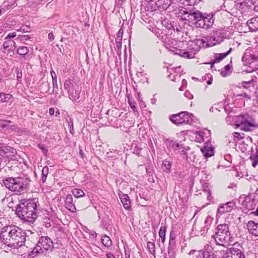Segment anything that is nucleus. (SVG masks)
<instances>
[{
	"mask_svg": "<svg viewBox=\"0 0 258 258\" xmlns=\"http://www.w3.org/2000/svg\"><path fill=\"white\" fill-rule=\"evenodd\" d=\"M26 233L21 228L8 225L2 228L0 232V241L9 247L18 248L24 245Z\"/></svg>",
	"mask_w": 258,
	"mask_h": 258,
	"instance_id": "f257e3e1",
	"label": "nucleus"
},
{
	"mask_svg": "<svg viewBox=\"0 0 258 258\" xmlns=\"http://www.w3.org/2000/svg\"><path fill=\"white\" fill-rule=\"evenodd\" d=\"M38 200H22L16 207V214L22 220L33 223L38 217Z\"/></svg>",
	"mask_w": 258,
	"mask_h": 258,
	"instance_id": "f03ea898",
	"label": "nucleus"
},
{
	"mask_svg": "<svg viewBox=\"0 0 258 258\" xmlns=\"http://www.w3.org/2000/svg\"><path fill=\"white\" fill-rule=\"evenodd\" d=\"M5 187L19 195L24 193L29 185L30 180L27 178L17 177H8L3 180Z\"/></svg>",
	"mask_w": 258,
	"mask_h": 258,
	"instance_id": "7ed1b4c3",
	"label": "nucleus"
},
{
	"mask_svg": "<svg viewBox=\"0 0 258 258\" xmlns=\"http://www.w3.org/2000/svg\"><path fill=\"white\" fill-rule=\"evenodd\" d=\"M199 47L193 42H181L177 47L169 48V51L173 54H177L184 58L191 59L195 57V55L199 51Z\"/></svg>",
	"mask_w": 258,
	"mask_h": 258,
	"instance_id": "20e7f679",
	"label": "nucleus"
},
{
	"mask_svg": "<svg viewBox=\"0 0 258 258\" xmlns=\"http://www.w3.org/2000/svg\"><path fill=\"white\" fill-rule=\"evenodd\" d=\"M212 237L214 239L216 244L226 247L232 238L229 225L227 224H219L216 228L215 234L213 235Z\"/></svg>",
	"mask_w": 258,
	"mask_h": 258,
	"instance_id": "39448f33",
	"label": "nucleus"
},
{
	"mask_svg": "<svg viewBox=\"0 0 258 258\" xmlns=\"http://www.w3.org/2000/svg\"><path fill=\"white\" fill-rule=\"evenodd\" d=\"M178 11L179 14L184 16L181 18L183 20H187L189 23L194 24L197 27H199V22L203 18V14L202 12L197 10L194 7L191 8L179 7Z\"/></svg>",
	"mask_w": 258,
	"mask_h": 258,
	"instance_id": "423d86ee",
	"label": "nucleus"
},
{
	"mask_svg": "<svg viewBox=\"0 0 258 258\" xmlns=\"http://www.w3.org/2000/svg\"><path fill=\"white\" fill-rule=\"evenodd\" d=\"M235 125L241 130L248 132L251 128L256 126L254 119L248 113L240 114L236 118Z\"/></svg>",
	"mask_w": 258,
	"mask_h": 258,
	"instance_id": "0eeeda50",
	"label": "nucleus"
},
{
	"mask_svg": "<svg viewBox=\"0 0 258 258\" xmlns=\"http://www.w3.org/2000/svg\"><path fill=\"white\" fill-rule=\"evenodd\" d=\"M52 246L53 242L49 237L47 236H41L36 246L32 250V253L37 255L51 249Z\"/></svg>",
	"mask_w": 258,
	"mask_h": 258,
	"instance_id": "6e6552de",
	"label": "nucleus"
},
{
	"mask_svg": "<svg viewBox=\"0 0 258 258\" xmlns=\"http://www.w3.org/2000/svg\"><path fill=\"white\" fill-rule=\"evenodd\" d=\"M171 121L176 125L190 123L192 119L188 112H181L177 114H173L170 117Z\"/></svg>",
	"mask_w": 258,
	"mask_h": 258,
	"instance_id": "1a4fd4ad",
	"label": "nucleus"
},
{
	"mask_svg": "<svg viewBox=\"0 0 258 258\" xmlns=\"http://www.w3.org/2000/svg\"><path fill=\"white\" fill-rule=\"evenodd\" d=\"M226 32L223 29H217L214 31L210 38L208 40L209 46H213L222 42L226 38Z\"/></svg>",
	"mask_w": 258,
	"mask_h": 258,
	"instance_id": "9d476101",
	"label": "nucleus"
},
{
	"mask_svg": "<svg viewBox=\"0 0 258 258\" xmlns=\"http://www.w3.org/2000/svg\"><path fill=\"white\" fill-rule=\"evenodd\" d=\"M215 13H211L209 14H203V18L201 19V21L199 22V28L204 29H208L211 28L213 25L215 21Z\"/></svg>",
	"mask_w": 258,
	"mask_h": 258,
	"instance_id": "9b49d317",
	"label": "nucleus"
},
{
	"mask_svg": "<svg viewBox=\"0 0 258 258\" xmlns=\"http://www.w3.org/2000/svg\"><path fill=\"white\" fill-rule=\"evenodd\" d=\"M223 256L224 258H245L242 250L235 247H231Z\"/></svg>",
	"mask_w": 258,
	"mask_h": 258,
	"instance_id": "f8f14e48",
	"label": "nucleus"
},
{
	"mask_svg": "<svg viewBox=\"0 0 258 258\" xmlns=\"http://www.w3.org/2000/svg\"><path fill=\"white\" fill-rule=\"evenodd\" d=\"M235 206V203L233 201L227 202L224 204H221L217 209V214L220 215L224 213L230 212L232 211Z\"/></svg>",
	"mask_w": 258,
	"mask_h": 258,
	"instance_id": "ddd939ff",
	"label": "nucleus"
},
{
	"mask_svg": "<svg viewBox=\"0 0 258 258\" xmlns=\"http://www.w3.org/2000/svg\"><path fill=\"white\" fill-rule=\"evenodd\" d=\"M64 205L65 208L72 213L76 212L77 209L72 194H69L66 196Z\"/></svg>",
	"mask_w": 258,
	"mask_h": 258,
	"instance_id": "4468645a",
	"label": "nucleus"
},
{
	"mask_svg": "<svg viewBox=\"0 0 258 258\" xmlns=\"http://www.w3.org/2000/svg\"><path fill=\"white\" fill-rule=\"evenodd\" d=\"M246 228L252 235L258 237V222L253 220L249 221L246 224Z\"/></svg>",
	"mask_w": 258,
	"mask_h": 258,
	"instance_id": "2eb2a0df",
	"label": "nucleus"
},
{
	"mask_svg": "<svg viewBox=\"0 0 258 258\" xmlns=\"http://www.w3.org/2000/svg\"><path fill=\"white\" fill-rule=\"evenodd\" d=\"M254 198L255 197L251 199L250 196H248L245 197L242 203V206L249 211L254 209L256 207Z\"/></svg>",
	"mask_w": 258,
	"mask_h": 258,
	"instance_id": "dca6fc26",
	"label": "nucleus"
},
{
	"mask_svg": "<svg viewBox=\"0 0 258 258\" xmlns=\"http://www.w3.org/2000/svg\"><path fill=\"white\" fill-rule=\"evenodd\" d=\"M118 196L124 208L128 210H131V200L128 195L120 192V193L118 194Z\"/></svg>",
	"mask_w": 258,
	"mask_h": 258,
	"instance_id": "f3484780",
	"label": "nucleus"
},
{
	"mask_svg": "<svg viewBox=\"0 0 258 258\" xmlns=\"http://www.w3.org/2000/svg\"><path fill=\"white\" fill-rule=\"evenodd\" d=\"M196 258H217V256L213 251L201 250L198 251Z\"/></svg>",
	"mask_w": 258,
	"mask_h": 258,
	"instance_id": "a211bd4d",
	"label": "nucleus"
},
{
	"mask_svg": "<svg viewBox=\"0 0 258 258\" xmlns=\"http://www.w3.org/2000/svg\"><path fill=\"white\" fill-rule=\"evenodd\" d=\"M232 50V48H230L229 50L225 53H216L214 60L210 62V64H211V68H212L213 67V66L215 63L220 62L223 59L228 56L231 53Z\"/></svg>",
	"mask_w": 258,
	"mask_h": 258,
	"instance_id": "6ab92c4d",
	"label": "nucleus"
},
{
	"mask_svg": "<svg viewBox=\"0 0 258 258\" xmlns=\"http://www.w3.org/2000/svg\"><path fill=\"white\" fill-rule=\"evenodd\" d=\"M251 32H256L258 30V17H255L248 20L246 23Z\"/></svg>",
	"mask_w": 258,
	"mask_h": 258,
	"instance_id": "aec40b11",
	"label": "nucleus"
},
{
	"mask_svg": "<svg viewBox=\"0 0 258 258\" xmlns=\"http://www.w3.org/2000/svg\"><path fill=\"white\" fill-rule=\"evenodd\" d=\"M80 92V90H77L76 88L72 89L70 92H68L70 99L74 102H79Z\"/></svg>",
	"mask_w": 258,
	"mask_h": 258,
	"instance_id": "412c9836",
	"label": "nucleus"
},
{
	"mask_svg": "<svg viewBox=\"0 0 258 258\" xmlns=\"http://www.w3.org/2000/svg\"><path fill=\"white\" fill-rule=\"evenodd\" d=\"M165 143L167 145L169 146L172 148L174 150H177L178 149H181L182 148V144L180 143H178L176 141H174L173 140L171 139H166Z\"/></svg>",
	"mask_w": 258,
	"mask_h": 258,
	"instance_id": "4be33fe9",
	"label": "nucleus"
},
{
	"mask_svg": "<svg viewBox=\"0 0 258 258\" xmlns=\"http://www.w3.org/2000/svg\"><path fill=\"white\" fill-rule=\"evenodd\" d=\"M171 0H159L158 2H155V5L158 8L166 10L170 6Z\"/></svg>",
	"mask_w": 258,
	"mask_h": 258,
	"instance_id": "5701e85b",
	"label": "nucleus"
},
{
	"mask_svg": "<svg viewBox=\"0 0 258 258\" xmlns=\"http://www.w3.org/2000/svg\"><path fill=\"white\" fill-rule=\"evenodd\" d=\"M6 158L8 161H16L18 160V155L17 154V151L14 148V151H11L9 153L4 154L3 156V159Z\"/></svg>",
	"mask_w": 258,
	"mask_h": 258,
	"instance_id": "b1692460",
	"label": "nucleus"
},
{
	"mask_svg": "<svg viewBox=\"0 0 258 258\" xmlns=\"http://www.w3.org/2000/svg\"><path fill=\"white\" fill-rule=\"evenodd\" d=\"M201 151L203 155L208 158L214 155V151L212 147H204L201 148Z\"/></svg>",
	"mask_w": 258,
	"mask_h": 258,
	"instance_id": "393cba45",
	"label": "nucleus"
},
{
	"mask_svg": "<svg viewBox=\"0 0 258 258\" xmlns=\"http://www.w3.org/2000/svg\"><path fill=\"white\" fill-rule=\"evenodd\" d=\"M171 163L167 160L163 161L161 164V168L162 170L166 173H169L171 172Z\"/></svg>",
	"mask_w": 258,
	"mask_h": 258,
	"instance_id": "a878e982",
	"label": "nucleus"
},
{
	"mask_svg": "<svg viewBox=\"0 0 258 258\" xmlns=\"http://www.w3.org/2000/svg\"><path fill=\"white\" fill-rule=\"evenodd\" d=\"M256 77L254 79H251L248 81H243L241 83V85L243 88L245 89L249 88L250 87H254L255 84L256 83Z\"/></svg>",
	"mask_w": 258,
	"mask_h": 258,
	"instance_id": "bb28decb",
	"label": "nucleus"
},
{
	"mask_svg": "<svg viewBox=\"0 0 258 258\" xmlns=\"http://www.w3.org/2000/svg\"><path fill=\"white\" fill-rule=\"evenodd\" d=\"M162 225H163V224H162ZM167 228V226L166 225H161L159 230V235L161 239L162 242L163 243H164L165 240Z\"/></svg>",
	"mask_w": 258,
	"mask_h": 258,
	"instance_id": "cd10ccee",
	"label": "nucleus"
},
{
	"mask_svg": "<svg viewBox=\"0 0 258 258\" xmlns=\"http://www.w3.org/2000/svg\"><path fill=\"white\" fill-rule=\"evenodd\" d=\"M249 159L252 161V166L255 167L258 164V149H256L255 154H251L249 157Z\"/></svg>",
	"mask_w": 258,
	"mask_h": 258,
	"instance_id": "c85d7f7f",
	"label": "nucleus"
},
{
	"mask_svg": "<svg viewBox=\"0 0 258 258\" xmlns=\"http://www.w3.org/2000/svg\"><path fill=\"white\" fill-rule=\"evenodd\" d=\"M64 88L68 93L70 92L72 89L75 88V87L71 80L68 79L66 80L64 83Z\"/></svg>",
	"mask_w": 258,
	"mask_h": 258,
	"instance_id": "c756f323",
	"label": "nucleus"
},
{
	"mask_svg": "<svg viewBox=\"0 0 258 258\" xmlns=\"http://www.w3.org/2000/svg\"><path fill=\"white\" fill-rule=\"evenodd\" d=\"M11 151H14V148L9 146H3L0 147V155L3 156L4 154L9 153Z\"/></svg>",
	"mask_w": 258,
	"mask_h": 258,
	"instance_id": "7c9ffc66",
	"label": "nucleus"
},
{
	"mask_svg": "<svg viewBox=\"0 0 258 258\" xmlns=\"http://www.w3.org/2000/svg\"><path fill=\"white\" fill-rule=\"evenodd\" d=\"M101 242L106 247H109L112 244V241L110 237L106 235H104L101 237Z\"/></svg>",
	"mask_w": 258,
	"mask_h": 258,
	"instance_id": "2f4dec72",
	"label": "nucleus"
},
{
	"mask_svg": "<svg viewBox=\"0 0 258 258\" xmlns=\"http://www.w3.org/2000/svg\"><path fill=\"white\" fill-rule=\"evenodd\" d=\"M72 194L76 198L83 197L85 196L84 192L81 189L75 188L72 191Z\"/></svg>",
	"mask_w": 258,
	"mask_h": 258,
	"instance_id": "473e14b6",
	"label": "nucleus"
},
{
	"mask_svg": "<svg viewBox=\"0 0 258 258\" xmlns=\"http://www.w3.org/2000/svg\"><path fill=\"white\" fill-rule=\"evenodd\" d=\"M48 173L49 168L46 166L44 167L42 170V176L41 179L43 183H44L45 182Z\"/></svg>",
	"mask_w": 258,
	"mask_h": 258,
	"instance_id": "72a5a7b5",
	"label": "nucleus"
},
{
	"mask_svg": "<svg viewBox=\"0 0 258 258\" xmlns=\"http://www.w3.org/2000/svg\"><path fill=\"white\" fill-rule=\"evenodd\" d=\"M11 98L12 95L11 94H5L4 93H0V102H8Z\"/></svg>",
	"mask_w": 258,
	"mask_h": 258,
	"instance_id": "f704fd0d",
	"label": "nucleus"
},
{
	"mask_svg": "<svg viewBox=\"0 0 258 258\" xmlns=\"http://www.w3.org/2000/svg\"><path fill=\"white\" fill-rule=\"evenodd\" d=\"M175 245V239H169L168 247V254H170L171 253H173Z\"/></svg>",
	"mask_w": 258,
	"mask_h": 258,
	"instance_id": "c9c22d12",
	"label": "nucleus"
},
{
	"mask_svg": "<svg viewBox=\"0 0 258 258\" xmlns=\"http://www.w3.org/2000/svg\"><path fill=\"white\" fill-rule=\"evenodd\" d=\"M189 149L190 148L188 146L185 147L183 144L182 148L181 149H179L181 152L180 154L182 156V158L186 160L188 159V155L186 151L189 150Z\"/></svg>",
	"mask_w": 258,
	"mask_h": 258,
	"instance_id": "e433bc0d",
	"label": "nucleus"
},
{
	"mask_svg": "<svg viewBox=\"0 0 258 258\" xmlns=\"http://www.w3.org/2000/svg\"><path fill=\"white\" fill-rule=\"evenodd\" d=\"M177 1L181 2L182 0H176ZM201 0H184L183 2V4L184 6H193L196 4L199 3Z\"/></svg>",
	"mask_w": 258,
	"mask_h": 258,
	"instance_id": "4c0bfd02",
	"label": "nucleus"
},
{
	"mask_svg": "<svg viewBox=\"0 0 258 258\" xmlns=\"http://www.w3.org/2000/svg\"><path fill=\"white\" fill-rule=\"evenodd\" d=\"M29 52V49L25 46H20L17 49V53L20 55L25 56Z\"/></svg>",
	"mask_w": 258,
	"mask_h": 258,
	"instance_id": "58836bf2",
	"label": "nucleus"
},
{
	"mask_svg": "<svg viewBox=\"0 0 258 258\" xmlns=\"http://www.w3.org/2000/svg\"><path fill=\"white\" fill-rule=\"evenodd\" d=\"M155 245L154 242L149 241L147 243V247L148 248L149 252L152 255H154L155 254Z\"/></svg>",
	"mask_w": 258,
	"mask_h": 258,
	"instance_id": "ea45409f",
	"label": "nucleus"
},
{
	"mask_svg": "<svg viewBox=\"0 0 258 258\" xmlns=\"http://www.w3.org/2000/svg\"><path fill=\"white\" fill-rule=\"evenodd\" d=\"M15 73L17 74V83H21L22 82V78L23 76L21 69L18 68H16L15 70Z\"/></svg>",
	"mask_w": 258,
	"mask_h": 258,
	"instance_id": "a19ab883",
	"label": "nucleus"
},
{
	"mask_svg": "<svg viewBox=\"0 0 258 258\" xmlns=\"http://www.w3.org/2000/svg\"><path fill=\"white\" fill-rule=\"evenodd\" d=\"M231 66L230 64H227L226 66H225L224 67V69H225V71H222L221 72V75L222 76V77H226L227 76L229 73H228V71L230 70V68H231Z\"/></svg>",
	"mask_w": 258,
	"mask_h": 258,
	"instance_id": "79ce46f5",
	"label": "nucleus"
},
{
	"mask_svg": "<svg viewBox=\"0 0 258 258\" xmlns=\"http://www.w3.org/2000/svg\"><path fill=\"white\" fill-rule=\"evenodd\" d=\"M236 8L239 11H243L246 8V4L245 2H239L236 4Z\"/></svg>",
	"mask_w": 258,
	"mask_h": 258,
	"instance_id": "37998d69",
	"label": "nucleus"
},
{
	"mask_svg": "<svg viewBox=\"0 0 258 258\" xmlns=\"http://www.w3.org/2000/svg\"><path fill=\"white\" fill-rule=\"evenodd\" d=\"M212 220L213 219L211 217H206L204 221L205 225L204 226L207 229H209V227L212 223Z\"/></svg>",
	"mask_w": 258,
	"mask_h": 258,
	"instance_id": "c03bdc74",
	"label": "nucleus"
},
{
	"mask_svg": "<svg viewBox=\"0 0 258 258\" xmlns=\"http://www.w3.org/2000/svg\"><path fill=\"white\" fill-rule=\"evenodd\" d=\"M180 68V66L175 68H172L170 69V74L168 75V78L172 81H175L177 75H172L171 72H176V70Z\"/></svg>",
	"mask_w": 258,
	"mask_h": 258,
	"instance_id": "a18cd8bd",
	"label": "nucleus"
},
{
	"mask_svg": "<svg viewBox=\"0 0 258 258\" xmlns=\"http://www.w3.org/2000/svg\"><path fill=\"white\" fill-rule=\"evenodd\" d=\"M11 123L10 120H0V127L5 128L9 126V124Z\"/></svg>",
	"mask_w": 258,
	"mask_h": 258,
	"instance_id": "49530a36",
	"label": "nucleus"
},
{
	"mask_svg": "<svg viewBox=\"0 0 258 258\" xmlns=\"http://www.w3.org/2000/svg\"><path fill=\"white\" fill-rule=\"evenodd\" d=\"M13 44H15V42L13 40H9L6 41L3 44V48L5 49L8 48L10 46H12Z\"/></svg>",
	"mask_w": 258,
	"mask_h": 258,
	"instance_id": "de8ad7c7",
	"label": "nucleus"
},
{
	"mask_svg": "<svg viewBox=\"0 0 258 258\" xmlns=\"http://www.w3.org/2000/svg\"><path fill=\"white\" fill-rule=\"evenodd\" d=\"M30 36L28 35H19L18 36L17 39H19L21 41H26L30 39Z\"/></svg>",
	"mask_w": 258,
	"mask_h": 258,
	"instance_id": "09e8293b",
	"label": "nucleus"
},
{
	"mask_svg": "<svg viewBox=\"0 0 258 258\" xmlns=\"http://www.w3.org/2000/svg\"><path fill=\"white\" fill-rule=\"evenodd\" d=\"M38 148L40 149L42 151V152L43 153V154L45 156L47 155V153L48 152V150L47 148L45 147V146L43 144H39L37 145Z\"/></svg>",
	"mask_w": 258,
	"mask_h": 258,
	"instance_id": "8fccbe9b",
	"label": "nucleus"
},
{
	"mask_svg": "<svg viewBox=\"0 0 258 258\" xmlns=\"http://www.w3.org/2000/svg\"><path fill=\"white\" fill-rule=\"evenodd\" d=\"M201 181H202V180H201ZM201 182L202 183V188H203V190L204 192L206 193L208 192L207 190H211L209 188V184L208 183L206 182Z\"/></svg>",
	"mask_w": 258,
	"mask_h": 258,
	"instance_id": "3c124183",
	"label": "nucleus"
},
{
	"mask_svg": "<svg viewBox=\"0 0 258 258\" xmlns=\"http://www.w3.org/2000/svg\"><path fill=\"white\" fill-rule=\"evenodd\" d=\"M69 126V131L73 135L74 134V125H73V120L71 119H70V120L68 121Z\"/></svg>",
	"mask_w": 258,
	"mask_h": 258,
	"instance_id": "603ef678",
	"label": "nucleus"
},
{
	"mask_svg": "<svg viewBox=\"0 0 258 258\" xmlns=\"http://www.w3.org/2000/svg\"><path fill=\"white\" fill-rule=\"evenodd\" d=\"M167 21H168L167 20H164L162 21V23L163 25L165 26V27L167 28V29H168L169 30H171L172 28H173V26L171 24H167L168 23Z\"/></svg>",
	"mask_w": 258,
	"mask_h": 258,
	"instance_id": "864d4df0",
	"label": "nucleus"
},
{
	"mask_svg": "<svg viewBox=\"0 0 258 258\" xmlns=\"http://www.w3.org/2000/svg\"><path fill=\"white\" fill-rule=\"evenodd\" d=\"M141 148L136 146L134 150V154H135L136 155L140 156L141 155Z\"/></svg>",
	"mask_w": 258,
	"mask_h": 258,
	"instance_id": "5fc2aeb1",
	"label": "nucleus"
},
{
	"mask_svg": "<svg viewBox=\"0 0 258 258\" xmlns=\"http://www.w3.org/2000/svg\"><path fill=\"white\" fill-rule=\"evenodd\" d=\"M52 85H53V92H57L58 90L57 79L56 80H52Z\"/></svg>",
	"mask_w": 258,
	"mask_h": 258,
	"instance_id": "6e6d98bb",
	"label": "nucleus"
},
{
	"mask_svg": "<svg viewBox=\"0 0 258 258\" xmlns=\"http://www.w3.org/2000/svg\"><path fill=\"white\" fill-rule=\"evenodd\" d=\"M49 221V219L47 217L44 219L43 225L45 227L49 228L51 226V223Z\"/></svg>",
	"mask_w": 258,
	"mask_h": 258,
	"instance_id": "4d7b16f0",
	"label": "nucleus"
},
{
	"mask_svg": "<svg viewBox=\"0 0 258 258\" xmlns=\"http://www.w3.org/2000/svg\"><path fill=\"white\" fill-rule=\"evenodd\" d=\"M128 103L131 108L133 109V111L135 112H137V109L136 106V102L128 100Z\"/></svg>",
	"mask_w": 258,
	"mask_h": 258,
	"instance_id": "13d9d810",
	"label": "nucleus"
},
{
	"mask_svg": "<svg viewBox=\"0 0 258 258\" xmlns=\"http://www.w3.org/2000/svg\"><path fill=\"white\" fill-rule=\"evenodd\" d=\"M30 28L27 26H22L19 30L18 31L22 32H28L30 31Z\"/></svg>",
	"mask_w": 258,
	"mask_h": 258,
	"instance_id": "bf43d9fd",
	"label": "nucleus"
},
{
	"mask_svg": "<svg viewBox=\"0 0 258 258\" xmlns=\"http://www.w3.org/2000/svg\"><path fill=\"white\" fill-rule=\"evenodd\" d=\"M176 237V232L172 229L170 232L169 239H175Z\"/></svg>",
	"mask_w": 258,
	"mask_h": 258,
	"instance_id": "052dcab7",
	"label": "nucleus"
},
{
	"mask_svg": "<svg viewBox=\"0 0 258 258\" xmlns=\"http://www.w3.org/2000/svg\"><path fill=\"white\" fill-rule=\"evenodd\" d=\"M17 36L16 32L10 33L6 37L5 39H8L12 38H14Z\"/></svg>",
	"mask_w": 258,
	"mask_h": 258,
	"instance_id": "680f3d73",
	"label": "nucleus"
},
{
	"mask_svg": "<svg viewBox=\"0 0 258 258\" xmlns=\"http://www.w3.org/2000/svg\"><path fill=\"white\" fill-rule=\"evenodd\" d=\"M238 96L244 97L247 99V100H250L251 97L249 95L246 93H243L237 95Z\"/></svg>",
	"mask_w": 258,
	"mask_h": 258,
	"instance_id": "e2e57ef3",
	"label": "nucleus"
},
{
	"mask_svg": "<svg viewBox=\"0 0 258 258\" xmlns=\"http://www.w3.org/2000/svg\"><path fill=\"white\" fill-rule=\"evenodd\" d=\"M184 96L189 99L193 98V95L188 91L184 92Z\"/></svg>",
	"mask_w": 258,
	"mask_h": 258,
	"instance_id": "0e129e2a",
	"label": "nucleus"
},
{
	"mask_svg": "<svg viewBox=\"0 0 258 258\" xmlns=\"http://www.w3.org/2000/svg\"><path fill=\"white\" fill-rule=\"evenodd\" d=\"M208 229H207L204 226L200 231V234L202 235L206 234L207 233Z\"/></svg>",
	"mask_w": 258,
	"mask_h": 258,
	"instance_id": "69168bd1",
	"label": "nucleus"
},
{
	"mask_svg": "<svg viewBox=\"0 0 258 258\" xmlns=\"http://www.w3.org/2000/svg\"><path fill=\"white\" fill-rule=\"evenodd\" d=\"M208 192H206V194H207V200L210 202L212 201V200L213 199V197L212 196V195H211V190H207Z\"/></svg>",
	"mask_w": 258,
	"mask_h": 258,
	"instance_id": "338daca9",
	"label": "nucleus"
},
{
	"mask_svg": "<svg viewBox=\"0 0 258 258\" xmlns=\"http://www.w3.org/2000/svg\"><path fill=\"white\" fill-rule=\"evenodd\" d=\"M233 135H234V138H237L238 140H240L243 138V137L241 136V135L239 133L234 132Z\"/></svg>",
	"mask_w": 258,
	"mask_h": 258,
	"instance_id": "774afa93",
	"label": "nucleus"
}]
</instances>
